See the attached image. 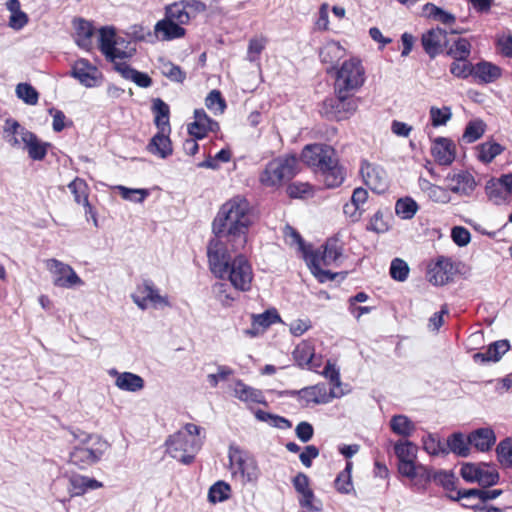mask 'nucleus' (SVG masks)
<instances>
[{"mask_svg": "<svg viewBox=\"0 0 512 512\" xmlns=\"http://www.w3.org/2000/svg\"><path fill=\"white\" fill-rule=\"evenodd\" d=\"M446 182H449V190L464 196H470L476 188V181L468 171H460L458 173H448Z\"/></svg>", "mask_w": 512, "mask_h": 512, "instance_id": "obj_15", "label": "nucleus"}, {"mask_svg": "<svg viewBox=\"0 0 512 512\" xmlns=\"http://www.w3.org/2000/svg\"><path fill=\"white\" fill-rule=\"evenodd\" d=\"M417 202L411 197L400 198L395 204V213L402 219H412L418 211Z\"/></svg>", "mask_w": 512, "mask_h": 512, "instance_id": "obj_45", "label": "nucleus"}, {"mask_svg": "<svg viewBox=\"0 0 512 512\" xmlns=\"http://www.w3.org/2000/svg\"><path fill=\"white\" fill-rule=\"evenodd\" d=\"M485 123L482 120H471L467 123L462 139L466 143H473L480 139L485 132Z\"/></svg>", "mask_w": 512, "mask_h": 512, "instance_id": "obj_47", "label": "nucleus"}, {"mask_svg": "<svg viewBox=\"0 0 512 512\" xmlns=\"http://www.w3.org/2000/svg\"><path fill=\"white\" fill-rule=\"evenodd\" d=\"M114 70L124 79L131 80L141 88H148L153 84L152 78L147 73L134 69L126 62H114Z\"/></svg>", "mask_w": 512, "mask_h": 512, "instance_id": "obj_23", "label": "nucleus"}, {"mask_svg": "<svg viewBox=\"0 0 512 512\" xmlns=\"http://www.w3.org/2000/svg\"><path fill=\"white\" fill-rule=\"evenodd\" d=\"M366 230L377 234L385 233L389 230L388 224L383 220V212L381 210L376 211L370 218V221L366 226Z\"/></svg>", "mask_w": 512, "mask_h": 512, "instance_id": "obj_61", "label": "nucleus"}, {"mask_svg": "<svg viewBox=\"0 0 512 512\" xmlns=\"http://www.w3.org/2000/svg\"><path fill=\"white\" fill-rule=\"evenodd\" d=\"M409 271L410 268L404 260L400 258H394L391 261L389 273L393 280L404 282L408 278Z\"/></svg>", "mask_w": 512, "mask_h": 512, "instance_id": "obj_54", "label": "nucleus"}, {"mask_svg": "<svg viewBox=\"0 0 512 512\" xmlns=\"http://www.w3.org/2000/svg\"><path fill=\"white\" fill-rule=\"evenodd\" d=\"M336 397L339 396L335 393L334 388L328 391L324 383L304 387L299 392V399L305 400L307 404L310 402L314 404H327Z\"/></svg>", "mask_w": 512, "mask_h": 512, "instance_id": "obj_16", "label": "nucleus"}, {"mask_svg": "<svg viewBox=\"0 0 512 512\" xmlns=\"http://www.w3.org/2000/svg\"><path fill=\"white\" fill-rule=\"evenodd\" d=\"M165 444L171 457L182 464L189 465L194 461L196 453L200 450L202 441L200 439H189L187 433L176 432L168 437Z\"/></svg>", "mask_w": 512, "mask_h": 512, "instance_id": "obj_7", "label": "nucleus"}, {"mask_svg": "<svg viewBox=\"0 0 512 512\" xmlns=\"http://www.w3.org/2000/svg\"><path fill=\"white\" fill-rule=\"evenodd\" d=\"M68 189L74 196V200L78 204H83L88 199L89 187L85 180L76 177L68 184Z\"/></svg>", "mask_w": 512, "mask_h": 512, "instance_id": "obj_53", "label": "nucleus"}, {"mask_svg": "<svg viewBox=\"0 0 512 512\" xmlns=\"http://www.w3.org/2000/svg\"><path fill=\"white\" fill-rule=\"evenodd\" d=\"M503 491L501 489L487 490V488H470V489H458L456 495L449 496L453 501H460L461 499L471 500L477 498L482 503H485L498 498Z\"/></svg>", "mask_w": 512, "mask_h": 512, "instance_id": "obj_24", "label": "nucleus"}, {"mask_svg": "<svg viewBox=\"0 0 512 512\" xmlns=\"http://www.w3.org/2000/svg\"><path fill=\"white\" fill-rule=\"evenodd\" d=\"M230 491L231 487L228 483L221 480L217 481L209 489L208 500L214 504L223 502L229 498Z\"/></svg>", "mask_w": 512, "mask_h": 512, "instance_id": "obj_48", "label": "nucleus"}, {"mask_svg": "<svg viewBox=\"0 0 512 512\" xmlns=\"http://www.w3.org/2000/svg\"><path fill=\"white\" fill-rule=\"evenodd\" d=\"M498 462L506 469H512V438L506 437L496 446Z\"/></svg>", "mask_w": 512, "mask_h": 512, "instance_id": "obj_44", "label": "nucleus"}, {"mask_svg": "<svg viewBox=\"0 0 512 512\" xmlns=\"http://www.w3.org/2000/svg\"><path fill=\"white\" fill-rule=\"evenodd\" d=\"M334 92V96L327 97L322 102L320 113L331 121L349 119L358 108L359 98L350 92Z\"/></svg>", "mask_w": 512, "mask_h": 512, "instance_id": "obj_5", "label": "nucleus"}, {"mask_svg": "<svg viewBox=\"0 0 512 512\" xmlns=\"http://www.w3.org/2000/svg\"><path fill=\"white\" fill-rule=\"evenodd\" d=\"M71 76L85 87L90 88L99 85L102 74L87 59H79L72 67Z\"/></svg>", "mask_w": 512, "mask_h": 512, "instance_id": "obj_12", "label": "nucleus"}, {"mask_svg": "<svg viewBox=\"0 0 512 512\" xmlns=\"http://www.w3.org/2000/svg\"><path fill=\"white\" fill-rule=\"evenodd\" d=\"M390 429L396 435L409 437L415 430V425L406 415L399 414L391 418Z\"/></svg>", "mask_w": 512, "mask_h": 512, "instance_id": "obj_38", "label": "nucleus"}, {"mask_svg": "<svg viewBox=\"0 0 512 512\" xmlns=\"http://www.w3.org/2000/svg\"><path fill=\"white\" fill-rule=\"evenodd\" d=\"M365 69L357 58L345 60L340 68L336 69L334 90L353 93L361 88L365 82Z\"/></svg>", "mask_w": 512, "mask_h": 512, "instance_id": "obj_6", "label": "nucleus"}, {"mask_svg": "<svg viewBox=\"0 0 512 512\" xmlns=\"http://www.w3.org/2000/svg\"><path fill=\"white\" fill-rule=\"evenodd\" d=\"M205 105L208 109H210V110L215 109L216 111H219L220 113H223L227 107L226 101H225L224 97L222 96V93L217 89H214L208 93V95L205 99Z\"/></svg>", "mask_w": 512, "mask_h": 512, "instance_id": "obj_59", "label": "nucleus"}, {"mask_svg": "<svg viewBox=\"0 0 512 512\" xmlns=\"http://www.w3.org/2000/svg\"><path fill=\"white\" fill-rule=\"evenodd\" d=\"M417 449V446L408 440H400L394 445V453L398 462L416 460Z\"/></svg>", "mask_w": 512, "mask_h": 512, "instance_id": "obj_46", "label": "nucleus"}, {"mask_svg": "<svg viewBox=\"0 0 512 512\" xmlns=\"http://www.w3.org/2000/svg\"><path fill=\"white\" fill-rule=\"evenodd\" d=\"M254 415L258 421L266 422L270 426L275 427V428L290 429L292 427V422L289 419H287L283 416L277 415V414H273V413L266 412L261 409H257L254 412Z\"/></svg>", "mask_w": 512, "mask_h": 512, "instance_id": "obj_42", "label": "nucleus"}, {"mask_svg": "<svg viewBox=\"0 0 512 512\" xmlns=\"http://www.w3.org/2000/svg\"><path fill=\"white\" fill-rule=\"evenodd\" d=\"M29 131L17 120L7 118L3 127L5 141L14 148H19L22 142V132Z\"/></svg>", "mask_w": 512, "mask_h": 512, "instance_id": "obj_32", "label": "nucleus"}, {"mask_svg": "<svg viewBox=\"0 0 512 512\" xmlns=\"http://www.w3.org/2000/svg\"><path fill=\"white\" fill-rule=\"evenodd\" d=\"M344 55V49L336 41L327 42L319 51V58L322 63L334 64Z\"/></svg>", "mask_w": 512, "mask_h": 512, "instance_id": "obj_39", "label": "nucleus"}, {"mask_svg": "<svg viewBox=\"0 0 512 512\" xmlns=\"http://www.w3.org/2000/svg\"><path fill=\"white\" fill-rule=\"evenodd\" d=\"M322 248L323 250L311 249V253H319L320 264L323 263L325 266H329L342 256V248L337 245L336 241L328 240Z\"/></svg>", "mask_w": 512, "mask_h": 512, "instance_id": "obj_36", "label": "nucleus"}, {"mask_svg": "<svg viewBox=\"0 0 512 512\" xmlns=\"http://www.w3.org/2000/svg\"><path fill=\"white\" fill-rule=\"evenodd\" d=\"M431 153L439 165L449 166L455 160V144L449 138L437 137L433 141Z\"/></svg>", "mask_w": 512, "mask_h": 512, "instance_id": "obj_17", "label": "nucleus"}, {"mask_svg": "<svg viewBox=\"0 0 512 512\" xmlns=\"http://www.w3.org/2000/svg\"><path fill=\"white\" fill-rule=\"evenodd\" d=\"M219 123L212 119L203 108L194 110V121L188 124V133L195 139H203L208 132H217Z\"/></svg>", "mask_w": 512, "mask_h": 512, "instance_id": "obj_11", "label": "nucleus"}, {"mask_svg": "<svg viewBox=\"0 0 512 512\" xmlns=\"http://www.w3.org/2000/svg\"><path fill=\"white\" fill-rule=\"evenodd\" d=\"M477 149L479 161L488 164L503 152L504 147L495 141H487L479 144Z\"/></svg>", "mask_w": 512, "mask_h": 512, "instance_id": "obj_40", "label": "nucleus"}, {"mask_svg": "<svg viewBox=\"0 0 512 512\" xmlns=\"http://www.w3.org/2000/svg\"><path fill=\"white\" fill-rule=\"evenodd\" d=\"M364 181L373 192L378 194L384 192L387 188L385 171L377 166H368Z\"/></svg>", "mask_w": 512, "mask_h": 512, "instance_id": "obj_33", "label": "nucleus"}, {"mask_svg": "<svg viewBox=\"0 0 512 512\" xmlns=\"http://www.w3.org/2000/svg\"><path fill=\"white\" fill-rule=\"evenodd\" d=\"M164 68L165 70H163V74L171 81L183 83L186 79V73L181 69L180 66L168 62L164 65Z\"/></svg>", "mask_w": 512, "mask_h": 512, "instance_id": "obj_64", "label": "nucleus"}, {"mask_svg": "<svg viewBox=\"0 0 512 512\" xmlns=\"http://www.w3.org/2000/svg\"><path fill=\"white\" fill-rule=\"evenodd\" d=\"M472 45L467 38L449 37L444 55L453 60H467L471 55Z\"/></svg>", "mask_w": 512, "mask_h": 512, "instance_id": "obj_25", "label": "nucleus"}, {"mask_svg": "<svg viewBox=\"0 0 512 512\" xmlns=\"http://www.w3.org/2000/svg\"><path fill=\"white\" fill-rule=\"evenodd\" d=\"M22 142L29 157L34 161L44 160L51 146L49 142L40 140L38 136L31 131L22 132Z\"/></svg>", "mask_w": 512, "mask_h": 512, "instance_id": "obj_19", "label": "nucleus"}, {"mask_svg": "<svg viewBox=\"0 0 512 512\" xmlns=\"http://www.w3.org/2000/svg\"><path fill=\"white\" fill-rule=\"evenodd\" d=\"M152 112L154 114V123L158 130H167L171 132V126L169 122L170 108L169 105L161 98H155L152 102Z\"/></svg>", "mask_w": 512, "mask_h": 512, "instance_id": "obj_29", "label": "nucleus"}, {"mask_svg": "<svg viewBox=\"0 0 512 512\" xmlns=\"http://www.w3.org/2000/svg\"><path fill=\"white\" fill-rule=\"evenodd\" d=\"M510 350V343L506 339L497 340L488 345L486 351L491 362H498L502 356Z\"/></svg>", "mask_w": 512, "mask_h": 512, "instance_id": "obj_58", "label": "nucleus"}, {"mask_svg": "<svg viewBox=\"0 0 512 512\" xmlns=\"http://www.w3.org/2000/svg\"><path fill=\"white\" fill-rule=\"evenodd\" d=\"M423 447L430 455L447 456L446 444L434 434H428L423 438Z\"/></svg>", "mask_w": 512, "mask_h": 512, "instance_id": "obj_51", "label": "nucleus"}, {"mask_svg": "<svg viewBox=\"0 0 512 512\" xmlns=\"http://www.w3.org/2000/svg\"><path fill=\"white\" fill-rule=\"evenodd\" d=\"M186 29L176 21L166 16L159 20L154 26V37L161 41H171L184 37Z\"/></svg>", "mask_w": 512, "mask_h": 512, "instance_id": "obj_18", "label": "nucleus"}, {"mask_svg": "<svg viewBox=\"0 0 512 512\" xmlns=\"http://www.w3.org/2000/svg\"><path fill=\"white\" fill-rule=\"evenodd\" d=\"M468 435L471 446L480 452H488L496 442L495 432L490 427L477 428Z\"/></svg>", "mask_w": 512, "mask_h": 512, "instance_id": "obj_20", "label": "nucleus"}, {"mask_svg": "<svg viewBox=\"0 0 512 512\" xmlns=\"http://www.w3.org/2000/svg\"><path fill=\"white\" fill-rule=\"evenodd\" d=\"M302 160L316 168L319 179L328 189L339 187L345 180L346 172L339 164L335 149L327 144H309L301 153Z\"/></svg>", "mask_w": 512, "mask_h": 512, "instance_id": "obj_2", "label": "nucleus"}, {"mask_svg": "<svg viewBox=\"0 0 512 512\" xmlns=\"http://www.w3.org/2000/svg\"><path fill=\"white\" fill-rule=\"evenodd\" d=\"M448 38V31L436 26L424 32L420 41L424 52L430 59H435L439 55H444Z\"/></svg>", "mask_w": 512, "mask_h": 512, "instance_id": "obj_8", "label": "nucleus"}, {"mask_svg": "<svg viewBox=\"0 0 512 512\" xmlns=\"http://www.w3.org/2000/svg\"><path fill=\"white\" fill-rule=\"evenodd\" d=\"M503 187L499 184L498 179L491 178L485 185V191L488 198L494 201L495 204L499 205L506 199Z\"/></svg>", "mask_w": 512, "mask_h": 512, "instance_id": "obj_57", "label": "nucleus"}, {"mask_svg": "<svg viewBox=\"0 0 512 512\" xmlns=\"http://www.w3.org/2000/svg\"><path fill=\"white\" fill-rule=\"evenodd\" d=\"M102 487V483L94 478L74 474L68 479L67 490L70 494V498L81 496L88 490H96Z\"/></svg>", "mask_w": 512, "mask_h": 512, "instance_id": "obj_22", "label": "nucleus"}, {"mask_svg": "<svg viewBox=\"0 0 512 512\" xmlns=\"http://www.w3.org/2000/svg\"><path fill=\"white\" fill-rule=\"evenodd\" d=\"M213 293L215 297L222 303L224 306H229L232 301H234V297L228 292L229 287L226 283L217 282L212 287Z\"/></svg>", "mask_w": 512, "mask_h": 512, "instance_id": "obj_63", "label": "nucleus"}, {"mask_svg": "<svg viewBox=\"0 0 512 512\" xmlns=\"http://www.w3.org/2000/svg\"><path fill=\"white\" fill-rule=\"evenodd\" d=\"M74 28L77 35V45L88 49L91 46V37L95 30L92 23L83 18H78L74 21Z\"/></svg>", "mask_w": 512, "mask_h": 512, "instance_id": "obj_35", "label": "nucleus"}, {"mask_svg": "<svg viewBox=\"0 0 512 512\" xmlns=\"http://www.w3.org/2000/svg\"><path fill=\"white\" fill-rule=\"evenodd\" d=\"M310 257L305 260L307 266L309 267L312 275L320 282L325 283L328 281L336 280L339 274L336 272H332L331 270H325L321 268V264L319 263V253H313L309 255Z\"/></svg>", "mask_w": 512, "mask_h": 512, "instance_id": "obj_34", "label": "nucleus"}, {"mask_svg": "<svg viewBox=\"0 0 512 512\" xmlns=\"http://www.w3.org/2000/svg\"><path fill=\"white\" fill-rule=\"evenodd\" d=\"M137 292L141 294L153 307L169 306L166 296H161L152 280L145 279L141 285H138Z\"/></svg>", "mask_w": 512, "mask_h": 512, "instance_id": "obj_30", "label": "nucleus"}, {"mask_svg": "<svg viewBox=\"0 0 512 512\" xmlns=\"http://www.w3.org/2000/svg\"><path fill=\"white\" fill-rule=\"evenodd\" d=\"M502 76V69L485 60H481L475 64L474 76L481 84H489L498 80Z\"/></svg>", "mask_w": 512, "mask_h": 512, "instance_id": "obj_26", "label": "nucleus"}, {"mask_svg": "<svg viewBox=\"0 0 512 512\" xmlns=\"http://www.w3.org/2000/svg\"><path fill=\"white\" fill-rule=\"evenodd\" d=\"M297 163L295 155L269 161L259 175L260 183L265 187H276L284 180H291L297 174Z\"/></svg>", "mask_w": 512, "mask_h": 512, "instance_id": "obj_4", "label": "nucleus"}, {"mask_svg": "<svg viewBox=\"0 0 512 512\" xmlns=\"http://www.w3.org/2000/svg\"><path fill=\"white\" fill-rule=\"evenodd\" d=\"M228 457L230 463L235 464L247 481H255L258 478V465L253 456L238 446L230 445Z\"/></svg>", "mask_w": 512, "mask_h": 512, "instance_id": "obj_10", "label": "nucleus"}, {"mask_svg": "<svg viewBox=\"0 0 512 512\" xmlns=\"http://www.w3.org/2000/svg\"><path fill=\"white\" fill-rule=\"evenodd\" d=\"M447 455L452 452L458 457H468L470 455L469 435L465 438L462 432H454L449 435L446 441Z\"/></svg>", "mask_w": 512, "mask_h": 512, "instance_id": "obj_28", "label": "nucleus"}, {"mask_svg": "<svg viewBox=\"0 0 512 512\" xmlns=\"http://www.w3.org/2000/svg\"><path fill=\"white\" fill-rule=\"evenodd\" d=\"M292 355L296 365L302 369L317 371V368L321 366V360L315 357L314 346L308 341L299 343Z\"/></svg>", "mask_w": 512, "mask_h": 512, "instance_id": "obj_14", "label": "nucleus"}, {"mask_svg": "<svg viewBox=\"0 0 512 512\" xmlns=\"http://www.w3.org/2000/svg\"><path fill=\"white\" fill-rule=\"evenodd\" d=\"M115 35L113 27L104 26L99 30V49L106 58H112L110 54L115 50Z\"/></svg>", "mask_w": 512, "mask_h": 512, "instance_id": "obj_41", "label": "nucleus"}, {"mask_svg": "<svg viewBox=\"0 0 512 512\" xmlns=\"http://www.w3.org/2000/svg\"><path fill=\"white\" fill-rule=\"evenodd\" d=\"M451 238L457 246L465 247L471 241V234L469 230L463 226H454L451 229Z\"/></svg>", "mask_w": 512, "mask_h": 512, "instance_id": "obj_62", "label": "nucleus"}, {"mask_svg": "<svg viewBox=\"0 0 512 512\" xmlns=\"http://www.w3.org/2000/svg\"><path fill=\"white\" fill-rule=\"evenodd\" d=\"M252 318H254L255 322L263 329L281 321L280 315L276 309H268L261 314H253Z\"/></svg>", "mask_w": 512, "mask_h": 512, "instance_id": "obj_60", "label": "nucleus"}, {"mask_svg": "<svg viewBox=\"0 0 512 512\" xmlns=\"http://www.w3.org/2000/svg\"><path fill=\"white\" fill-rule=\"evenodd\" d=\"M433 481L446 491H456L457 479L452 471L435 470Z\"/></svg>", "mask_w": 512, "mask_h": 512, "instance_id": "obj_50", "label": "nucleus"}, {"mask_svg": "<svg viewBox=\"0 0 512 512\" xmlns=\"http://www.w3.org/2000/svg\"><path fill=\"white\" fill-rule=\"evenodd\" d=\"M117 376L115 385L123 391L128 392H138L142 390L145 386L144 379L132 372H117L116 370H112L110 372Z\"/></svg>", "mask_w": 512, "mask_h": 512, "instance_id": "obj_27", "label": "nucleus"}, {"mask_svg": "<svg viewBox=\"0 0 512 512\" xmlns=\"http://www.w3.org/2000/svg\"><path fill=\"white\" fill-rule=\"evenodd\" d=\"M475 65L469 59L467 60H453L450 64V73L460 79H467L469 76H474Z\"/></svg>", "mask_w": 512, "mask_h": 512, "instance_id": "obj_49", "label": "nucleus"}, {"mask_svg": "<svg viewBox=\"0 0 512 512\" xmlns=\"http://www.w3.org/2000/svg\"><path fill=\"white\" fill-rule=\"evenodd\" d=\"M164 16L182 25L191 20L182 0L166 5Z\"/></svg>", "mask_w": 512, "mask_h": 512, "instance_id": "obj_43", "label": "nucleus"}, {"mask_svg": "<svg viewBox=\"0 0 512 512\" xmlns=\"http://www.w3.org/2000/svg\"><path fill=\"white\" fill-rule=\"evenodd\" d=\"M74 439L79 441L69 453L71 464L84 470L98 463L108 448V443L97 435L87 434L79 429L71 432Z\"/></svg>", "mask_w": 512, "mask_h": 512, "instance_id": "obj_3", "label": "nucleus"}, {"mask_svg": "<svg viewBox=\"0 0 512 512\" xmlns=\"http://www.w3.org/2000/svg\"><path fill=\"white\" fill-rule=\"evenodd\" d=\"M489 466L486 462H464L461 464L460 476L467 483H478L483 469Z\"/></svg>", "mask_w": 512, "mask_h": 512, "instance_id": "obj_37", "label": "nucleus"}, {"mask_svg": "<svg viewBox=\"0 0 512 512\" xmlns=\"http://www.w3.org/2000/svg\"><path fill=\"white\" fill-rule=\"evenodd\" d=\"M250 213L251 205L244 197L237 196L225 202L212 223L215 238L207 246L210 271L219 279L227 278L236 290L242 292L251 289V264L243 254L231 259L221 239H225L234 251L244 248L249 227L252 225Z\"/></svg>", "mask_w": 512, "mask_h": 512, "instance_id": "obj_1", "label": "nucleus"}, {"mask_svg": "<svg viewBox=\"0 0 512 512\" xmlns=\"http://www.w3.org/2000/svg\"><path fill=\"white\" fill-rule=\"evenodd\" d=\"M47 268L53 274V284L56 287L73 288L84 283L70 265L57 259H49Z\"/></svg>", "mask_w": 512, "mask_h": 512, "instance_id": "obj_9", "label": "nucleus"}, {"mask_svg": "<svg viewBox=\"0 0 512 512\" xmlns=\"http://www.w3.org/2000/svg\"><path fill=\"white\" fill-rule=\"evenodd\" d=\"M454 274V263L449 258L441 256L428 270L427 276L431 284L442 286L452 281Z\"/></svg>", "mask_w": 512, "mask_h": 512, "instance_id": "obj_13", "label": "nucleus"}, {"mask_svg": "<svg viewBox=\"0 0 512 512\" xmlns=\"http://www.w3.org/2000/svg\"><path fill=\"white\" fill-rule=\"evenodd\" d=\"M118 189L123 199L135 203H142L150 195L149 190L144 188H128L125 186H119Z\"/></svg>", "mask_w": 512, "mask_h": 512, "instance_id": "obj_56", "label": "nucleus"}, {"mask_svg": "<svg viewBox=\"0 0 512 512\" xmlns=\"http://www.w3.org/2000/svg\"><path fill=\"white\" fill-rule=\"evenodd\" d=\"M16 95L28 105H36L39 99L38 91L29 83H19L16 86Z\"/></svg>", "mask_w": 512, "mask_h": 512, "instance_id": "obj_52", "label": "nucleus"}, {"mask_svg": "<svg viewBox=\"0 0 512 512\" xmlns=\"http://www.w3.org/2000/svg\"><path fill=\"white\" fill-rule=\"evenodd\" d=\"M235 395L240 401L253 402L268 406L263 392L259 389L246 385L242 380L236 381Z\"/></svg>", "mask_w": 512, "mask_h": 512, "instance_id": "obj_31", "label": "nucleus"}, {"mask_svg": "<svg viewBox=\"0 0 512 512\" xmlns=\"http://www.w3.org/2000/svg\"><path fill=\"white\" fill-rule=\"evenodd\" d=\"M167 130H159L149 141L146 149L153 155L165 159L172 155V142Z\"/></svg>", "mask_w": 512, "mask_h": 512, "instance_id": "obj_21", "label": "nucleus"}, {"mask_svg": "<svg viewBox=\"0 0 512 512\" xmlns=\"http://www.w3.org/2000/svg\"><path fill=\"white\" fill-rule=\"evenodd\" d=\"M431 125L433 127H439L446 125V123L451 119L452 112L451 108L448 106H444L443 108H438L436 106L430 107L429 110Z\"/></svg>", "mask_w": 512, "mask_h": 512, "instance_id": "obj_55", "label": "nucleus"}]
</instances>
